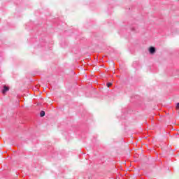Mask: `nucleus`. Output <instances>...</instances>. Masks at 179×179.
Returning a JSON list of instances; mask_svg holds the SVG:
<instances>
[{
	"label": "nucleus",
	"mask_w": 179,
	"mask_h": 179,
	"mask_svg": "<svg viewBox=\"0 0 179 179\" xmlns=\"http://www.w3.org/2000/svg\"><path fill=\"white\" fill-rule=\"evenodd\" d=\"M8 91H9V87H8L6 85H5L2 90V93H3V94H5V93H6V92H8Z\"/></svg>",
	"instance_id": "f257e3e1"
},
{
	"label": "nucleus",
	"mask_w": 179,
	"mask_h": 179,
	"mask_svg": "<svg viewBox=\"0 0 179 179\" xmlns=\"http://www.w3.org/2000/svg\"><path fill=\"white\" fill-rule=\"evenodd\" d=\"M149 51L150 54H155V52H156V48L154 47H150Z\"/></svg>",
	"instance_id": "f03ea898"
},
{
	"label": "nucleus",
	"mask_w": 179,
	"mask_h": 179,
	"mask_svg": "<svg viewBox=\"0 0 179 179\" xmlns=\"http://www.w3.org/2000/svg\"><path fill=\"white\" fill-rule=\"evenodd\" d=\"M40 115L41 117H44V115H45V112H44V110H41L40 113Z\"/></svg>",
	"instance_id": "7ed1b4c3"
},
{
	"label": "nucleus",
	"mask_w": 179,
	"mask_h": 179,
	"mask_svg": "<svg viewBox=\"0 0 179 179\" xmlns=\"http://www.w3.org/2000/svg\"><path fill=\"white\" fill-rule=\"evenodd\" d=\"M113 84L111 83H107V87H110V86L112 85Z\"/></svg>",
	"instance_id": "20e7f679"
},
{
	"label": "nucleus",
	"mask_w": 179,
	"mask_h": 179,
	"mask_svg": "<svg viewBox=\"0 0 179 179\" xmlns=\"http://www.w3.org/2000/svg\"><path fill=\"white\" fill-rule=\"evenodd\" d=\"M176 108H179V103H178L177 104H176Z\"/></svg>",
	"instance_id": "39448f33"
}]
</instances>
